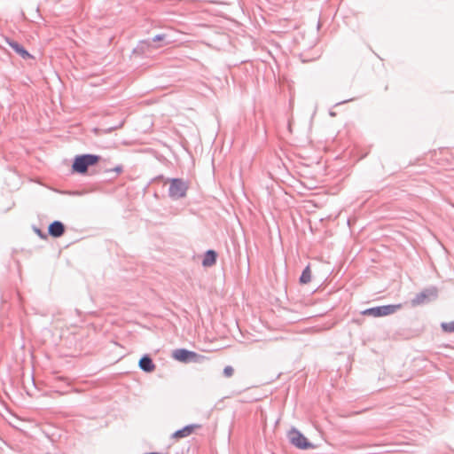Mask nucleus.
<instances>
[{"label": "nucleus", "mask_w": 454, "mask_h": 454, "mask_svg": "<svg viewBox=\"0 0 454 454\" xmlns=\"http://www.w3.org/2000/svg\"><path fill=\"white\" fill-rule=\"evenodd\" d=\"M352 100H353V98L346 99V100H343V101H341V102L336 103V104H335V106H339V105H340V104H344V103H347V102H350V101H352Z\"/></svg>", "instance_id": "obj_19"}, {"label": "nucleus", "mask_w": 454, "mask_h": 454, "mask_svg": "<svg viewBox=\"0 0 454 454\" xmlns=\"http://www.w3.org/2000/svg\"><path fill=\"white\" fill-rule=\"evenodd\" d=\"M330 115L334 116V115H335V114H334L333 112H331V113H330Z\"/></svg>", "instance_id": "obj_20"}, {"label": "nucleus", "mask_w": 454, "mask_h": 454, "mask_svg": "<svg viewBox=\"0 0 454 454\" xmlns=\"http://www.w3.org/2000/svg\"><path fill=\"white\" fill-rule=\"evenodd\" d=\"M9 46L23 59H32L33 56L21 45L20 43L14 40L7 39Z\"/></svg>", "instance_id": "obj_11"}, {"label": "nucleus", "mask_w": 454, "mask_h": 454, "mask_svg": "<svg viewBox=\"0 0 454 454\" xmlns=\"http://www.w3.org/2000/svg\"><path fill=\"white\" fill-rule=\"evenodd\" d=\"M139 368L147 373L153 372L155 370V364L148 354H145L138 361Z\"/></svg>", "instance_id": "obj_10"}, {"label": "nucleus", "mask_w": 454, "mask_h": 454, "mask_svg": "<svg viewBox=\"0 0 454 454\" xmlns=\"http://www.w3.org/2000/svg\"><path fill=\"white\" fill-rule=\"evenodd\" d=\"M290 442L300 450H309L314 445L299 430L293 428L288 433Z\"/></svg>", "instance_id": "obj_6"}, {"label": "nucleus", "mask_w": 454, "mask_h": 454, "mask_svg": "<svg viewBox=\"0 0 454 454\" xmlns=\"http://www.w3.org/2000/svg\"><path fill=\"white\" fill-rule=\"evenodd\" d=\"M441 327L445 333H454V321L449 323H442Z\"/></svg>", "instance_id": "obj_14"}, {"label": "nucleus", "mask_w": 454, "mask_h": 454, "mask_svg": "<svg viewBox=\"0 0 454 454\" xmlns=\"http://www.w3.org/2000/svg\"><path fill=\"white\" fill-rule=\"evenodd\" d=\"M234 373V369L231 365H227L223 368V374L226 378H231Z\"/></svg>", "instance_id": "obj_15"}, {"label": "nucleus", "mask_w": 454, "mask_h": 454, "mask_svg": "<svg viewBox=\"0 0 454 454\" xmlns=\"http://www.w3.org/2000/svg\"><path fill=\"white\" fill-rule=\"evenodd\" d=\"M168 196L173 200L183 199L189 189L188 183L182 178H169Z\"/></svg>", "instance_id": "obj_2"}, {"label": "nucleus", "mask_w": 454, "mask_h": 454, "mask_svg": "<svg viewBox=\"0 0 454 454\" xmlns=\"http://www.w3.org/2000/svg\"><path fill=\"white\" fill-rule=\"evenodd\" d=\"M172 357L175 360L184 364L200 363L205 359L204 356L183 348L173 350Z\"/></svg>", "instance_id": "obj_3"}, {"label": "nucleus", "mask_w": 454, "mask_h": 454, "mask_svg": "<svg viewBox=\"0 0 454 454\" xmlns=\"http://www.w3.org/2000/svg\"><path fill=\"white\" fill-rule=\"evenodd\" d=\"M167 37V35L165 34H159V35H156L153 39H152V43L153 44V43H157V42H161L163 40H165V38Z\"/></svg>", "instance_id": "obj_17"}, {"label": "nucleus", "mask_w": 454, "mask_h": 454, "mask_svg": "<svg viewBox=\"0 0 454 454\" xmlns=\"http://www.w3.org/2000/svg\"><path fill=\"white\" fill-rule=\"evenodd\" d=\"M101 157L97 154L84 153L75 155L72 163V172L84 175L88 172L90 167L97 165Z\"/></svg>", "instance_id": "obj_1"}, {"label": "nucleus", "mask_w": 454, "mask_h": 454, "mask_svg": "<svg viewBox=\"0 0 454 454\" xmlns=\"http://www.w3.org/2000/svg\"><path fill=\"white\" fill-rule=\"evenodd\" d=\"M122 171H123L122 165H117L114 168L106 170V172H115L116 175H120L121 173H122Z\"/></svg>", "instance_id": "obj_16"}, {"label": "nucleus", "mask_w": 454, "mask_h": 454, "mask_svg": "<svg viewBox=\"0 0 454 454\" xmlns=\"http://www.w3.org/2000/svg\"><path fill=\"white\" fill-rule=\"evenodd\" d=\"M200 427H201L200 424H190V425L184 426L183 428L178 429L176 432H174L172 434V438L181 439V438L187 437V436L191 435L194 432L195 429L200 428Z\"/></svg>", "instance_id": "obj_9"}, {"label": "nucleus", "mask_w": 454, "mask_h": 454, "mask_svg": "<svg viewBox=\"0 0 454 454\" xmlns=\"http://www.w3.org/2000/svg\"><path fill=\"white\" fill-rule=\"evenodd\" d=\"M311 281V270L310 266L307 265L301 272V275L299 278V282L301 285H306Z\"/></svg>", "instance_id": "obj_13"}, {"label": "nucleus", "mask_w": 454, "mask_h": 454, "mask_svg": "<svg viewBox=\"0 0 454 454\" xmlns=\"http://www.w3.org/2000/svg\"><path fill=\"white\" fill-rule=\"evenodd\" d=\"M66 225L59 220L51 222L48 226V235L54 239L60 238L65 234Z\"/></svg>", "instance_id": "obj_8"}, {"label": "nucleus", "mask_w": 454, "mask_h": 454, "mask_svg": "<svg viewBox=\"0 0 454 454\" xmlns=\"http://www.w3.org/2000/svg\"><path fill=\"white\" fill-rule=\"evenodd\" d=\"M438 297V288L436 286H430L425 288L418 293L414 298L411 299V303L413 307L429 303L436 300Z\"/></svg>", "instance_id": "obj_4"}, {"label": "nucleus", "mask_w": 454, "mask_h": 454, "mask_svg": "<svg viewBox=\"0 0 454 454\" xmlns=\"http://www.w3.org/2000/svg\"><path fill=\"white\" fill-rule=\"evenodd\" d=\"M402 308V304H387L366 309L362 312L364 316L380 317L395 313Z\"/></svg>", "instance_id": "obj_5"}, {"label": "nucleus", "mask_w": 454, "mask_h": 454, "mask_svg": "<svg viewBox=\"0 0 454 454\" xmlns=\"http://www.w3.org/2000/svg\"><path fill=\"white\" fill-rule=\"evenodd\" d=\"M34 231L42 239H47L48 235L44 233L41 229L34 227Z\"/></svg>", "instance_id": "obj_18"}, {"label": "nucleus", "mask_w": 454, "mask_h": 454, "mask_svg": "<svg viewBox=\"0 0 454 454\" xmlns=\"http://www.w3.org/2000/svg\"><path fill=\"white\" fill-rule=\"evenodd\" d=\"M217 256L218 254L215 250H207L202 259V266L207 268L215 265L216 263Z\"/></svg>", "instance_id": "obj_12"}, {"label": "nucleus", "mask_w": 454, "mask_h": 454, "mask_svg": "<svg viewBox=\"0 0 454 454\" xmlns=\"http://www.w3.org/2000/svg\"><path fill=\"white\" fill-rule=\"evenodd\" d=\"M153 50H155V46L150 40H142L133 49L132 54L135 57L149 58L152 56Z\"/></svg>", "instance_id": "obj_7"}]
</instances>
